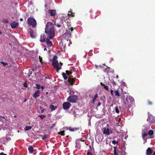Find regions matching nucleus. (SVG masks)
Returning a JSON list of instances; mask_svg holds the SVG:
<instances>
[{
	"mask_svg": "<svg viewBox=\"0 0 155 155\" xmlns=\"http://www.w3.org/2000/svg\"><path fill=\"white\" fill-rule=\"evenodd\" d=\"M1 63H2L4 66H5L8 65V63H5L3 61L1 62Z\"/></svg>",
	"mask_w": 155,
	"mask_h": 155,
	"instance_id": "nucleus-32",
	"label": "nucleus"
},
{
	"mask_svg": "<svg viewBox=\"0 0 155 155\" xmlns=\"http://www.w3.org/2000/svg\"><path fill=\"white\" fill-rule=\"evenodd\" d=\"M54 25L53 23L48 22L46 25L45 32L47 37L50 39H52L55 36Z\"/></svg>",
	"mask_w": 155,
	"mask_h": 155,
	"instance_id": "nucleus-1",
	"label": "nucleus"
},
{
	"mask_svg": "<svg viewBox=\"0 0 155 155\" xmlns=\"http://www.w3.org/2000/svg\"><path fill=\"white\" fill-rule=\"evenodd\" d=\"M28 150L30 153H32L33 152V148L31 146L28 147Z\"/></svg>",
	"mask_w": 155,
	"mask_h": 155,
	"instance_id": "nucleus-23",
	"label": "nucleus"
},
{
	"mask_svg": "<svg viewBox=\"0 0 155 155\" xmlns=\"http://www.w3.org/2000/svg\"><path fill=\"white\" fill-rule=\"evenodd\" d=\"M49 39L48 38H46L45 41L46 42L47 45L48 46L51 47L52 45V44L51 42L49 41Z\"/></svg>",
	"mask_w": 155,
	"mask_h": 155,
	"instance_id": "nucleus-16",
	"label": "nucleus"
},
{
	"mask_svg": "<svg viewBox=\"0 0 155 155\" xmlns=\"http://www.w3.org/2000/svg\"><path fill=\"white\" fill-rule=\"evenodd\" d=\"M39 117H40L41 119H42L45 117H46V116L44 115H39Z\"/></svg>",
	"mask_w": 155,
	"mask_h": 155,
	"instance_id": "nucleus-30",
	"label": "nucleus"
},
{
	"mask_svg": "<svg viewBox=\"0 0 155 155\" xmlns=\"http://www.w3.org/2000/svg\"><path fill=\"white\" fill-rule=\"evenodd\" d=\"M27 101V100L26 99H25V100L24 101H23V102H26V101Z\"/></svg>",
	"mask_w": 155,
	"mask_h": 155,
	"instance_id": "nucleus-51",
	"label": "nucleus"
},
{
	"mask_svg": "<svg viewBox=\"0 0 155 155\" xmlns=\"http://www.w3.org/2000/svg\"><path fill=\"white\" fill-rule=\"evenodd\" d=\"M6 140H7V141L10 140H11V138L9 137H6Z\"/></svg>",
	"mask_w": 155,
	"mask_h": 155,
	"instance_id": "nucleus-42",
	"label": "nucleus"
},
{
	"mask_svg": "<svg viewBox=\"0 0 155 155\" xmlns=\"http://www.w3.org/2000/svg\"><path fill=\"white\" fill-rule=\"evenodd\" d=\"M121 151L120 153H119L120 155H125L126 153L123 150H120Z\"/></svg>",
	"mask_w": 155,
	"mask_h": 155,
	"instance_id": "nucleus-26",
	"label": "nucleus"
},
{
	"mask_svg": "<svg viewBox=\"0 0 155 155\" xmlns=\"http://www.w3.org/2000/svg\"><path fill=\"white\" fill-rule=\"evenodd\" d=\"M114 93H115V95L116 96H120V94L119 93V92L118 91L116 90L115 91Z\"/></svg>",
	"mask_w": 155,
	"mask_h": 155,
	"instance_id": "nucleus-27",
	"label": "nucleus"
},
{
	"mask_svg": "<svg viewBox=\"0 0 155 155\" xmlns=\"http://www.w3.org/2000/svg\"><path fill=\"white\" fill-rule=\"evenodd\" d=\"M95 99H94V98L93 99V100L92 101V103H94L95 102Z\"/></svg>",
	"mask_w": 155,
	"mask_h": 155,
	"instance_id": "nucleus-48",
	"label": "nucleus"
},
{
	"mask_svg": "<svg viewBox=\"0 0 155 155\" xmlns=\"http://www.w3.org/2000/svg\"><path fill=\"white\" fill-rule=\"evenodd\" d=\"M41 88H42V89L43 90L44 88L43 86H42L41 87Z\"/></svg>",
	"mask_w": 155,
	"mask_h": 155,
	"instance_id": "nucleus-55",
	"label": "nucleus"
},
{
	"mask_svg": "<svg viewBox=\"0 0 155 155\" xmlns=\"http://www.w3.org/2000/svg\"><path fill=\"white\" fill-rule=\"evenodd\" d=\"M113 84H114L116 85V84H115V82H114L113 83Z\"/></svg>",
	"mask_w": 155,
	"mask_h": 155,
	"instance_id": "nucleus-57",
	"label": "nucleus"
},
{
	"mask_svg": "<svg viewBox=\"0 0 155 155\" xmlns=\"http://www.w3.org/2000/svg\"><path fill=\"white\" fill-rule=\"evenodd\" d=\"M152 155H155V152H154Z\"/></svg>",
	"mask_w": 155,
	"mask_h": 155,
	"instance_id": "nucleus-53",
	"label": "nucleus"
},
{
	"mask_svg": "<svg viewBox=\"0 0 155 155\" xmlns=\"http://www.w3.org/2000/svg\"><path fill=\"white\" fill-rule=\"evenodd\" d=\"M75 82L74 79L71 78L70 76L69 77L66 83L68 84L72 85L74 82Z\"/></svg>",
	"mask_w": 155,
	"mask_h": 155,
	"instance_id": "nucleus-9",
	"label": "nucleus"
},
{
	"mask_svg": "<svg viewBox=\"0 0 155 155\" xmlns=\"http://www.w3.org/2000/svg\"><path fill=\"white\" fill-rule=\"evenodd\" d=\"M153 131L152 130H150L149 131L148 133L144 132L142 134V137L144 140H146V138L145 139L146 137H147L148 138H152L154 137Z\"/></svg>",
	"mask_w": 155,
	"mask_h": 155,
	"instance_id": "nucleus-5",
	"label": "nucleus"
},
{
	"mask_svg": "<svg viewBox=\"0 0 155 155\" xmlns=\"http://www.w3.org/2000/svg\"><path fill=\"white\" fill-rule=\"evenodd\" d=\"M62 75L63 77V78L65 80H66L68 78V74L64 72L62 73Z\"/></svg>",
	"mask_w": 155,
	"mask_h": 155,
	"instance_id": "nucleus-22",
	"label": "nucleus"
},
{
	"mask_svg": "<svg viewBox=\"0 0 155 155\" xmlns=\"http://www.w3.org/2000/svg\"><path fill=\"white\" fill-rule=\"evenodd\" d=\"M126 100L127 102H125L124 104L127 106L128 109L129 110V108L131 107V104L134 101V100L132 97L128 96L127 97Z\"/></svg>",
	"mask_w": 155,
	"mask_h": 155,
	"instance_id": "nucleus-4",
	"label": "nucleus"
},
{
	"mask_svg": "<svg viewBox=\"0 0 155 155\" xmlns=\"http://www.w3.org/2000/svg\"><path fill=\"white\" fill-rule=\"evenodd\" d=\"M147 120L150 123L153 124L155 123V117L150 114L148 116Z\"/></svg>",
	"mask_w": 155,
	"mask_h": 155,
	"instance_id": "nucleus-8",
	"label": "nucleus"
},
{
	"mask_svg": "<svg viewBox=\"0 0 155 155\" xmlns=\"http://www.w3.org/2000/svg\"><path fill=\"white\" fill-rule=\"evenodd\" d=\"M44 109H42L41 110V112L42 113H43L44 112Z\"/></svg>",
	"mask_w": 155,
	"mask_h": 155,
	"instance_id": "nucleus-50",
	"label": "nucleus"
},
{
	"mask_svg": "<svg viewBox=\"0 0 155 155\" xmlns=\"http://www.w3.org/2000/svg\"><path fill=\"white\" fill-rule=\"evenodd\" d=\"M77 99L78 97L76 95H71L67 98V101L71 103H75L77 102Z\"/></svg>",
	"mask_w": 155,
	"mask_h": 155,
	"instance_id": "nucleus-7",
	"label": "nucleus"
},
{
	"mask_svg": "<svg viewBox=\"0 0 155 155\" xmlns=\"http://www.w3.org/2000/svg\"><path fill=\"white\" fill-rule=\"evenodd\" d=\"M40 85L39 84H37L36 85V88L37 89H40Z\"/></svg>",
	"mask_w": 155,
	"mask_h": 155,
	"instance_id": "nucleus-37",
	"label": "nucleus"
},
{
	"mask_svg": "<svg viewBox=\"0 0 155 155\" xmlns=\"http://www.w3.org/2000/svg\"><path fill=\"white\" fill-rule=\"evenodd\" d=\"M95 66L96 67V68H97V66L96 65H95Z\"/></svg>",
	"mask_w": 155,
	"mask_h": 155,
	"instance_id": "nucleus-60",
	"label": "nucleus"
},
{
	"mask_svg": "<svg viewBox=\"0 0 155 155\" xmlns=\"http://www.w3.org/2000/svg\"><path fill=\"white\" fill-rule=\"evenodd\" d=\"M71 104L68 102L64 103L63 104V107L64 110L68 109L70 107Z\"/></svg>",
	"mask_w": 155,
	"mask_h": 155,
	"instance_id": "nucleus-10",
	"label": "nucleus"
},
{
	"mask_svg": "<svg viewBox=\"0 0 155 155\" xmlns=\"http://www.w3.org/2000/svg\"><path fill=\"white\" fill-rule=\"evenodd\" d=\"M104 134L108 135L112 133L111 130L108 128H104V129L103 132Z\"/></svg>",
	"mask_w": 155,
	"mask_h": 155,
	"instance_id": "nucleus-11",
	"label": "nucleus"
},
{
	"mask_svg": "<svg viewBox=\"0 0 155 155\" xmlns=\"http://www.w3.org/2000/svg\"><path fill=\"white\" fill-rule=\"evenodd\" d=\"M28 32L31 37L32 38H35L36 37L35 33L33 30H30Z\"/></svg>",
	"mask_w": 155,
	"mask_h": 155,
	"instance_id": "nucleus-13",
	"label": "nucleus"
},
{
	"mask_svg": "<svg viewBox=\"0 0 155 155\" xmlns=\"http://www.w3.org/2000/svg\"><path fill=\"white\" fill-rule=\"evenodd\" d=\"M79 129V128H72L71 127H69L67 129H68L70 131H74L75 130H77Z\"/></svg>",
	"mask_w": 155,
	"mask_h": 155,
	"instance_id": "nucleus-20",
	"label": "nucleus"
},
{
	"mask_svg": "<svg viewBox=\"0 0 155 155\" xmlns=\"http://www.w3.org/2000/svg\"><path fill=\"white\" fill-rule=\"evenodd\" d=\"M98 97V96L97 94H96L95 95V96H94V99H96L97 98V97Z\"/></svg>",
	"mask_w": 155,
	"mask_h": 155,
	"instance_id": "nucleus-40",
	"label": "nucleus"
},
{
	"mask_svg": "<svg viewBox=\"0 0 155 155\" xmlns=\"http://www.w3.org/2000/svg\"><path fill=\"white\" fill-rule=\"evenodd\" d=\"M112 143L113 144H116L118 143V141L114 140L112 141Z\"/></svg>",
	"mask_w": 155,
	"mask_h": 155,
	"instance_id": "nucleus-35",
	"label": "nucleus"
},
{
	"mask_svg": "<svg viewBox=\"0 0 155 155\" xmlns=\"http://www.w3.org/2000/svg\"><path fill=\"white\" fill-rule=\"evenodd\" d=\"M90 150H88L87 151V155H92V154L90 152Z\"/></svg>",
	"mask_w": 155,
	"mask_h": 155,
	"instance_id": "nucleus-33",
	"label": "nucleus"
},
{
	"mask_svg": "<svg viewBox=\"0 0 155 155\" xmlns=\"http://www.w3.org/2000/svg\"><path fill=\"white\" fill-rule=\"evenodd\" d=\"M40 109H42V107H40Z\"/></svg>",
	"mask_w": 155,
	"mask_h": 155,
	"instance_id": "nucleus-59",
	"label": "nucleus"
},
{
	"mask_svg": "<svg viewBox=\"0 0 155 155\" xmlns=\"http://www.w3.org/2000/svg\"><path fill=\"white\" fill-rule=\"evenodd\" d=\"M24 86V87H27V84L26 83H25L23 84Z\"/></svg>",
	"mask_w": 155,
	"mask_h": 155,
	"instance_id": "nucleus-39",
	"label": "nucleus"
},
{
	"mask_svg": "<svg viewBox=\"0 0 155 155\" xmlns=\"http://www.w3.org/2000/svg\"><path fill=\"white\" fill-rule=\"evenodd\" d=\"M105 71H106L107 70V69L106 68L105 69Z\"/></svg>",
	"mask_w": 155,
	"mask_h": 155,
	"instance_id": "nucleus-64",
	"label": "nucleus"
},
{
	"mask_svg": "<svg viewBox=\"0 0 155 155\" xmlns=\"http://www.w3.org/2000/svg\"><path fill=\"white\" fill-rule=\"evenodd\" d=\"M75 147L76 148H78L79 149H80L81 147V145H80L79 144H77Z\"/></svg>",
	"mask_w": 155,
	"mask_h": 155,
	"instance_id": "nucleus-34",
	"label": "nucleus"
},
{
	"mask_svg": "<svg viewBox=\"0 0 155 155\" xmlns=\"http://www.w3.org/2000/svg\"><path fill=\"white\" fill-rule=\"evenodd\" d=\"M50 108L51 110H54L57 108V106H54L53 105H51L50 106Z\"/></svg>",
	"mask_w": 155,
	"mask_h": 155,
	"instance_id": "nucleus-21",
	"label": "nucleus"
},
{
	"mask_svg": "<svg viewBox=\"0 0 155 155\" xmlns=\"http://www.w3.org/2000/svg\"><path fill=\"white\" fill-rule=\"evenodd\" d=\"M32 73V71L30 72L29 73V74L28 75L29 76H30L31 75V74Z\"/></svg>",
	"mask_w": 155,
	"mask_h": 155,
	"instance_id": "nucleus-47",
	"label": "nucleus"
},
{
	"mask_svg": "<svg viewBox=\"0 0 155 155\" xmlns=\"http://www.w3.org/2000/svg\"><path fill=\"white\" fill-rule=\"evenodd\" d=\"M71 13H72V12H69V13H68V14H70V15H71Z\"/></svg>",
	"mask_w": 155,
	"mask_h": 155,
	"instance_id": "nucleus-54",
	"label": "nucleus"
},
{
	"mask_svg": "<svg viewBox=\"0 0 155 155\" xmlns=\"http://www.w3.org/2000/svg\"><path fill=\"white\" fill-rule=\"evenodd\" d=\"M64 131H61L58 133V134H61V135H62V136H64Z\"/></svg>",
	"mask_w": 155,
	"mask_h": 155,
	"instance_id": "nucleus-28",
	"label": "nucleus"
},
{
	"mask_svg": "<svg viewBox=\"0 0 155 155\" xmlns=\"http://www.w3.org/2000/svg\"><path fill=\"white\" fill-rule=\"evenodd\" d=\"M0 155H6V154H5L3 152H2L0 153Z\"/></svg>",
	"mask_w": 155,
	"mask_h": 155,
	"instance_id": "nucleus-45",
	"label": "nucleus"
},
{
	"mask_svg": "<svg viewBox=\"0 0 155 155\" xmlns=\"http://www.w3.org/2000/svg\"><path fill=\"white\" fill-rule=\"evenodd\" d=\"M153 150L150 148H148L146 150V155H150L153 153Z\"/></svg>",
	"mask_w": 155,
	"mask_h": 155,
	"instance_id": "nucleus-17",
	"label": "nucleus"
},
{
	"mask_svg": "<svg viewBox=\"0 0 155 155\" xmlns=\"http://www.w3.org/2000/svg\"><path fill=\"white\" fill-rule=\"evenodd\" d=\"M116 77H117V78H118V75H117V76H116Z\"/></svg>",
	"mask_w": 155,
	"mask_h": 155,
	"instance_id": "nucleus-61",
	"label": "nucleus"
},
{
	"mask_svg": "<svg viewBox=\"0 0 155 155\" xmlns=\"http://www.w3.org/2000/svg\"><path fill=\"white\" fill-rule=\"evenodd\" d=\"M101 84L102 86H104V85H105V84L102 82H101Z\"/></svg>",
	"mask_w": 155,
	"mask_h": 155,
	"instance_id": "nucleus-46",
	"label": "nucleus"
},
{
	"mask_svg": "<svg viewBox=\"0 0 155 155\" xmlns=\"http://www.w3.org/2000/svg\"><path fill=\"white\" fill-rule=\"evenodd\" d=\"M148 103L150 105H151L152 104V103L149 101H148Z\"/></svg>",
	"mask_w": 155,
	"mask_h": 155,
	"instance_id": "nucleus-41",
	"label": "nucleus"
},
{
	"mask_svg": "<svg viewBox=\"0 0 155 155\" xmlns=\"http://www.w3.org/2000/svg\"><path fill=\"white\" fill-rule=\"evenodd\" d=\"M115 110L116 113H119V110L118 109V107H116L115 108Z\"/></svg>",
	"mask_w": 155,
	"mask_h": 155,
	"instance_id": "nucleus-29",
	"label": "nucleus"
},
{
	"mask_svg": "<svg viewBox=\"0 0 155 155\" xmlns=\"http://www.w3.org/2000/svg\"><path fill=\"white\" fill-rule=\"evenodd\" d=\"M2 34V32H1L0 31V34Z\"/></svg>",
	"mask_w": 155,
	"mask_h": 155,
	"instance_id": "nucleus-63",
	"label": "nucleus"
},
{
	"mask_svg": "<svg viewBox=\"0 0 155 155\" xmlns=\"http://www.w3.org/2000/svg\"><path fill=\"white\" fill-rule=\"evenodd\" d=\"M44 51H47V49L46 48H44Z\"/></svg>",
	"mask_w": 155,
	"mask_h": 155,
	"instance_id": "nucleus-56",
	"label": "nucleus"
},
{
	"mask_svg": "<svg viewBox=\"0 0 155 155\" xmlns=\"http://www.w3.org/2000/svg\"><path fill=\"white\" fill-rule=\"evenodd\" d=\"M20 20L21 21H22L23 20V19H22V18H20Z\"/></svg>",
	"mask_w": 155,
	"mask_h": 155,
	"instance_id": "nucleus-52",
	"label": "nucleus"
},
{
	"mask_svg": "<svg viewBox=\"0 0 155 155\" xmlns=\"http://www.w3.org/2000/svg\"><path fill=\"white\" fill-rule=\"evenodd\" d=\"M19 24L18 23H16L15 21L12 22L11 23V28H15L18 26Z\"/></svg>",
	"mask_w": 155,
	"mask_h": 155,
	"instance_id": "nucleus-12",
	"label": "nucleus"
},
{
	"mask_svg": "<svg viewBox=\"0 0 155 155\" xmlns=\"http://www.w3.org/2000/svg\"><path fill=\"white\" fill-rule=\"evenodd\" d=\"M3 21L5 23H8V21L6 19H3Z\"/></svg>",
	"mask_w": 155,
	"mask_h": 155,
	"instance_id": "nucleus-36",
	"label": "nucleus"
},
{
	"mask_svg": "<svg viewBox=\"0 0 155 155\" xmlns=\"http://www.w3.org/2000/svg\"><path fill=\"white\" fill-rule=\"evenodd\" d=\"M46 39L45 38V35L44 34H41V35L40 41L41 42H44L46 41Z\"/></svg>",
	"mask_w": 155,
	"mask_h": 155,
	"instance_id": "nucleus-18",
	"label": "nucleus"
},
{
	"mask_svg": "<svg viewBox=\"0 0 155 155\" xmlns=\"http://www.w3.org/2000/svg\"><path fill=\"white\" fill-rule=\"evenodd\" d=\"M114 155H118L119 153H120L121 151L120 150H117V151L116 149V147H114Z\"/></svg>",
	"mask_w": 155,
	"mask_h": 155,
	"instance_id": "nucleus-19",
	"label": "nucleus"
},
{
	"mask_svg": "<svg viewBox=\"0 0 155 155\" xmlns=\"http://www.w3.org/2000/svg\"><path fill=\"white\" fill-rule=\"evenodd\" d=\"M101 103H100V102H99L98 103V105H97V106H100V105H101Z\"/></svg>",
	"mask_w": 155,
	"mask_h": 155,
	"instance_id": "nucleus-49",
	"label": "nucleus"
},
{
	"mask_svg": "<svg viewBox=\"0 0 155 155\" xmlns=\"http://www.w3.org/2000/svg\"><path fill=\"white\" fill-rule=\"evenodd\" d=\"M54 25L58 28H60L61 27V24L56 22H54Z\"/></svg>",
	"mask_w": 155,
	"mask_h": 155,
	"instance_id": "nucleus-24",
	"label": "nucleus"
},
{
	"mask_svg": "<svg viewBox=\"0 0 155 155\" xmlns=\"http://www.w3.org/2000/svg\"><path fill=\"white\" fill-rule=\"evenodd\" d=\"M58 57L56 55L54 56L52 59V65L54 68H55L57 71L60 70L61 67L62 66L63 64L60 62V64L58 63V61L57 60Z\"/></svg>",
	"mask_w": 155,
	"mask_h": 155,
	"instance_id": "nucleus-2",
	"label": "nucleus"
},
{
	"mask_svg": "<svg viewBox=\"0 0 155 155\" xmlns=\"http://www.w3.org/2000/svg\"><path fill=\"white\" fill-rule=\"evenodd\" d=\"M31 128L32 127L31 126H27L25 127V130H30Z\"/></svg>",
	"mask_w": 155,
	"mask_h": 155,
	"instance_id": "nucleus-25",
	"label": "nucleus"
},
{
	"mask_svg": "<svg viewBox=\"0 0 155 155\" xmlns=\"http://www.w3.org/2000/svg\"><path fill=\"white\" fill-rule=\"evenodd\" d=\"M39 59H40V61L41 62H42V58L40 56H39Z\"/></svg>",
	"mask_w": 155,
	"mask_h": 155,
	"instance_id": "nucleus-43",
	"label": "nucleus"
},
{
	"mask_svg": "<svg viewBox=\"0 0 155 155\" xmlns=\"http://www.w3.org/2000/svg\"><path fill=\"white\" fill-rule=\"evenodd\" d=\"M48 12L51 16H54L56 14V11L55 10H50L48 11Z\"/></svg>",
	"mask_w": 155,
	"mask_h": 155,
	"instance_id": "nucleus-14",
	"label": "nucleus"
},
{
	"mask_svg": "<svg viewBox=\"0 0 155 155\" xmlns=\"http://www.w3.org/2000/svg\"><path fill=\"white\" fill-rule=\"evenodd\" d=\"M113 90H110V93L112 95H113Z\"/></svg>",
	"mask_w": 155,
	"mask_h": 155,
	"instance_id": "nucleus-44",
	"label": "nucleus"
},
{
	"mask_svg": "<svg viewBox=\"0 0 155 155\" xmlns=\"http://www.w3.org/2000/svg\"><path fill=\"white\" fill-rule=\"evenodd\" d=\"M47 5L45 4V7H47Z\"/></svg>",
	"mask_w": 155,
	"mask_h": 155,
	"instance_id": "nucleus-58",
	"label": "nucleus"
},
{
	"mask_svg": "<svg viewBox=\"0 0 155 155\" xmlns=\"http://www.w3.org/2000/svg\"><path fill=\"white\" fill-rule=\"evenodd\" d=\"M68 29H66L64 31L63 35L64 37L70 38L71 37V31L72 32L73 31V28L71 27L70 24L69 25L68 24Z\"/></svg>",
	"mask_w": 155,
	"mask_h": 155,
	"instance_id": "nucleus-3",
	"label": "nucleus"
},
{
	"mask_svg": "<svg viewBox=\"0 0 155 155\" xmlns=\"http://www.w3.org/2000/svg\"><path fill=\"white\" fill-rule=\"evenodd\" d=\"M66 72L68 76H69L70 74H71L72 73V72L69 71H66Z\"/></svg>",
	"mask_w": 155,
	"mask_h": 155,
	"instance_id": "nucleus-31",
	"label": "nucleus"
},
{
	"mask_svg": "<svg viewBox=\"0 0 155 155\" xmlns=\"http://www.w3.org/2000/svg\"><path fill=\"white\" fill-rule=\"evenodd\" d=\"M27 21L28 24L31 25L32 28H34L36 26V22L34 18L31 17H29L28 18Z\"/></svg>",
	"mask_w": 155,
	"mask_h": 155,
	"instance_id": "nucleus-6",
	"label": "nucleus"
},
{
	"mask_svg": "<svg viewBox=\"0 0 155 155\" xmlns=\"http://www.w3.org/2000/svg\"><path fill=\"white\" fill-rule=\"evenodd\" d=\"M40 91L39 90H38L36 91H35L34 94H33V97L35 98H37L39 96Z\"/></svg>",
	"mask_w": 155,
	"mask_h": 155,
	"instance_id": "nucleus-15",
	"label": "nucleus"
},
{
	"mask_svg": "<svg viewBox=\"0 0 155 155\" xmlns=\"http://www.w3.org/2000/svg\"><path fill=\"white\" fill-rule=\"evenodd\" d=\"M104 88L106 89V90L108 91V87L107 86H106V85H104Z\"/></svg>",
	"mask_w": 155,
	"mask_h": 155,
	"instance_id": "nucleus-38",
	"label": "nucleus"
},
{
	"mask_svg": "<svg viewBox=\"0 0 155 155\" xmlns=\"http://www.w3.org/2000/svg\"><path fill=\"white\" fill-rule=\"evenodd\" d=\"M32 71H34V69L33 68L32 69Z\"/></svg>",
	"mask_w": 155,
	"mask_h": 155,
	"instance_id": "nucleus-62",
	"label": "nucleus"
}]
</instances>
